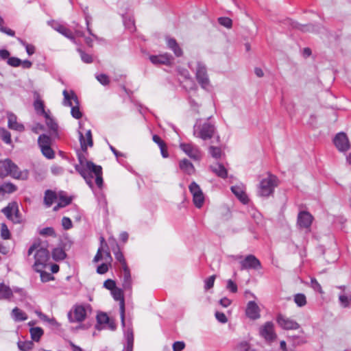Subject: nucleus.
<instances>
[{
  "mask_svg": "<svg viewBox=\"0 0 351 351\" xmlns=\"http://www.w3.org/2000/svg\"><path fill=\"white\" fill-rule=\"evenodd\" d=\"M108 243L112 246V250L114 252L116 260L121 264L122 268L128 266L124 256L121 252L119 245L117 241L113 238H110L108 239Z\"/></svg>",
  "mask_w": 351,
  "mask_h": 351,
  "instance_id": "obj_19",
  "label": "nucleus"
},
{
  "mask_svg": "<svg viewBox=\"0 0 351 351\" xmlns=\"http://www.w3.org/2000/svg\"><path fill=\"white\" fill-rule=\"evenodd\" d=\"M7 63L14 67L19 66L21 64V60L16 57H10L8 58Z\"/></svg>",
  "mask_w": 351,
  "mask_h": 351,
  "instance_id": "obj_57",
  "label": "nucleus"
},
{
  "mask_svg": "<svg viewBox=\"0 0 351 351\" xmlns=\"http://www.w3.org/2000/svg\"><path fill=\"white\" fill-rule=\"evenodd\" d=\"M39 234L42 236H48L56 237V234L55 230L52 227H46L39 230Z\"/></svg>",
  "mask_w": 351,
  "mask_h": 351,
  "instance_id": "obj_47",
  "label": "nucleus"
},
{
  "mask_svg": "<svg viewBox=\"0 0 351 351\" xmlns=\"http://www.w3.org/2000/svg\"><path fill=\"white\" fill-rule=\"evenodd\" d=\"M38 143L40 149L43 146H50L51 143V138L46 134H41L38 138Z\"/></svg>",
  "mask_w": 351,
  "mask_h": 351,
  "instance_id": "obj_39",
  "label": "nucleus"
},
{
  "mask_svg": "<svg viewBox=\"0 0 351 351\" xmlns=\"http://www.w3.org/2000/svg\"><path fill=\"white\" fill-rule=\"evenodd\" d=\"M71 95L67 92L66 90H63L64 101L63 104L66 106H71V113L73 118L79 119L82 118V113L80 110L79 100L73 91H71Z\"/></svg>",
  "mask_w": 351,
  "mask_h": 351,
  "instance_id": "obj_7",
  "label": "nucleus"
},
{
  "mask_svg": "<svg viewBox=\"0 0 351 351\" xmlns=\"http://www.w3.org/2000/svg\"><path fill=\"white\" fill-rule=\"evenodd\" d=\"M259 335L267 341H274L277 337L274 323L272 322H265L259 328Z\"/></svg>",
  "mask_w": 351,
  "mask_h": 351,
  "instance_id": "obj_12",
  "label": "nucleus"
},
{
  "mask_svg": "<svg viewBox=\"0 0 351 351\" xmlns=\"http://www.w3.org/2000/svg\"><path fill=\"white\" fill-rule=\"evenodd\" d=\"M34 101L33 104L34 110L38 114L45 116V114H49L45 110V104L44 101L41 99L39 93L35 92L34 94Z\"/></svg>",
  "mask_w": 351,
  "mask_h": 351,
  "instance_id": "obj_22",
  "label": "nucleus"
},
{
  "mask_svg": "<svg viewBox=\"0 0 351 351\" xmlns=\"http://www.w3.org/2000/svg\"><path fill=\"white\" fill-rule=\"evenodd\" d=\"M149 60L154 64H169L171 62V56L168 53L158 56L152 55L149 57Z\"/></svg>",
  "mask_w": 351,
  "mask_h": 351,
  "instance_id": "obj_23",
  "label": "nucleus"
},
{
  "mask_svg": "<svg viewBox=\"0 0 351 351\" xmlns=\"http://www.w3.org/2000/svg\"><path fill=\"white\" fill-rule=\"evenodd\" d=\"M72 202V197H68L65 195L64 192L61 191L59 193V202L62 203L63 207L69 205Z\"/></svg>",
  "mask_w": 351,
  "mask_h": 351,
  "instance_id": "obj_42",
  "label": "nucleus"
},
{
  "mask_svg": "<svg viewBox=\"0 0 351 351\" xmlns=\"http://www.w3.org/2000/svg\"><path fill=\"white\" fill-rule=\"evenodd\" d=\"M0 138L6 144L12 143L10 132L3 128H0Z\"/></svg>",
  "mask_w": 351,
  "mask_h": 351,
  "instance_id": "obj_35",
  "label": "nucleus"
},
{
  "mask_svg": "<svg viewBox=\"0 0 351 351\" xmlns=\"http://www.w3.org/2000/svg\"><path fill=\"white\" fill-rule=\"evenodd\" d=\"M218 22L221 25L227 28H230L232 25V21L228 17H219Z\"/></svg>",
  "mask_w": 351,
  "mask_h": 351,
  "instance_id": "obj_53",
  "label": "nucleus"
},
{
  "mask_svg": "<svg viewBox=\"0 0 351 351\" xmlns=\"http://www.w3.org/2000/svg\"><path fill=\"white\" fill-rule=\"evenodd\" d=\"M278 184V178L271 173L266 178H263L259 184L258 193L261 197H269Z\"/></svg>",
  "mask_w": 351,
  "mask_h": 351,
  "instance_id": "obj_6",
  "label": "nucleus"
},
{
  "mask_svg": "<svg viewBox=\"0 0 351 351\" xmlns=\"http://www.w3.org/2000/svg\"><path fill=\"white\" fill-rule=\"evenodd\" d=\"M231 191L233 194L244 204L249 202V198L243 190V187L241 186H232Z\"/></svg>",
  "mask_w": 351,
  "mask_h": 351,
  "instance_id": "obj_24",
  "label": "nucleus"
},
{
  "mask_svg": "<svg viewBox=\"0 0 351 351\" xmlns=\"http://www.w3.org/2000/svg\"><path fill=\"white\" fill-rule=\"evenodd\" d=\"M77 52L80 53L81 59L84 63L90 64L93 62V59L91 55L85 53L80 48L77 49Z\"/></svg>",
  "mask_w": 351,
  "mask_h": 351,
  "instance_id": "obj_48",
  "label": "nucleus"
},
{
  "mask_svg": "<svg viewBox=\"0 0 351 351\" xmlns=\"http://www.w3.org/2000/svg\"><path fill=\"white\" fill-rule=\"evenodd\" d=\"M109 322H110V318L106 313L101 312V313H98L97 315V325L96 326V328L98 330H100V328L98 326V325L109 323Z\"/></svg>",
  "mask_w": 351,
  "mask_h": 351,
  "instance_id": "obj_40",
  "label": "nucleus"
},
{
  "mask_svg": "<svg viewBox=\"0 0 351 351\" xmlns=\"http://www.w3.org/2000/svg\"><path fill=\"white\" fill-rule=\"evenodd\" d=\"M189 189L193 197L196 195H201L203 193L199 186L194 181L190 184Z\"/></svg>",
  "mask_w": 351,
  "mask_h": 351,
  "instance_id": "obj_45",
  "label": "nucleus"
},
{
  "mask_svg": "<svg viewBox=\"0 0 351 351\" xmlns=\"http://www.w3.org/2000/svg\"><path fill=\"white\" fill-rule=\"evenodd\" d=\"M29 332L32 340L36 342L40 341V339L41 338L44 332L43 330L40 327L32 328Z\"/></svg>",
  "mask_w": 351,
  "mask_h": 351,
  "instance_id": "obj_33",
  "label": "nucleus"
},
{
  "mask_svg": "<svg viewBox=\"0 0 351 351\" xmlns=\"http://www.w3.org/2000/svg\"><path fill=\"white\" fill-rule=\"evenodd\" d=\"M12 315L14 319L16 322L25 321L27 319L26 313L18 307H15L12 310Z\"/></svg>",
  "mask_w": 351,
  "mask_h": 351,
  "instance_id": "obj_32",
  "label": "nucleus"
},
{
  "mask_svg": "<svg viewBox=\"0 0 351 351\" xmlns=\"http://www.w3.org/2000/svg\"><path fill=\"white\" fill-rule=\"evenodd\" d=\"M8 176L14 179L27 180L29 178V171L20 170L19 167L9 158L0 160V177L5 178Z\"/></svg>",
  "mask_w": 351,
  "mask_h": 351,
  "instance_id": "obj_3",
  "label": "nucleus"
},
{
  "mask_svg": "<svg viewBox=\"0 0 351 351\" xmlns=\"http://www.w3.org/2000/svg\"><path fill=\"white\" fill-rule=\"evenodd\" d=\"M8 126L10 129L18 132H23L25 130V127L22 123L17 122V117L13 113L8 114Z\"/></svg>",
  "mask_w": 351,
  "mask_h": 351,
  "instance_id": "obj_21",
  "label": "nucleus"
},
{
  "mask_svg": "<svg viewBox=\"0 0 351 351\" xmlns=\"http://www.w3.org/2000/svg\"><path fill=\"white\" fill-rule=\"evenodd\" d=\"M62 225L65 230H69L72 228L73 223L70 218L64 217L62 219Z\"/></svg>",
  "mask_w": 351,
  "mask_h": 351,
  "instance_id": "obj_60",
  "label": "nucleus"
},
{
  "mask_svg": "<svg viewBox=\"0 0 351 351\" xmlns=\"http://www.w3.org/2000/svg\"><path fill=\"white\" fill-rule=\"evenodd\" d=\"M172 348L173 351H182L185 348V343L181 341H175L173 343Z\"/></svg>",
  "mask_w": 351,
  "mask_h": 351,
  "instance_id": "obj_59",
  "label": "nucleus"
},
{
  "mask_svg": "<svg viewBox=\"0 0 351 351\" xmlns=\"http://www.w3.org/2000/svg\"><path fill=\"white\" fill-rule=\"evenodd\" d=\"M180 148L194 160H199L202 158V154L199 148L193 143H182L180 144Z\"/></svg>",
  "mask_w": 351,
  "mask_h": 351,
  "instance_id": "obj_11",
  "label": "nucleus"
},
{
  "mask_svg": "<svg viewBox=\"0 0 351 351\" xmlns=\"http://www.w3.org/2000/svg\"><path fill=\"white\" fill-rule=\"evenodd\" d=\"M179 167L183 172L188 175H192L195 171L194 165L186 158H184L180 161Z\"/></svg>",
  "mask_w": 351,
  "mask_h": 351,
  "instance_id": "obj_26",
  "label": "nucleus"
},
{
  "mask_svg": "<svg viewBox=\"0 0 351 351\" xmlns=\"http://www.w3.org/2000/svg\"><path fill=\"white\" fill-rule=\"evenodd\" d=\"M1 212L14 223L23 222V217L19 210V206L16 202H10L6 207L2 209Z\"/></svg>",
  "mask_w": 351,
  "mask_h": 351,
  "instance_id": "obj_9",
  "label": "nucleus"
},
{
  "mask_svg": "<svg viewBox=\"0 0 351 351\" xmlns=\"http://www.w3.org/2000/svg\"><path fill=\"white\" fill-rule=\"evenodd\" d=\"M211 171L217 176L221 178H226L228 176V171L225 167L221 163H217L210 167Z\"/></svg>",
  "mask_w": 351,
  "mask_h": 351,
  "instance_id": "obj_28",
  "label": "nucleus"
},
{
  "mask_svg": "<svg viewBox=\"0 0 351 351\" xmlns=\"http://www.w3.org/2000/svg\"><path fill=\"white\" fill-rule=\"evenodd\" d=\"M111 294L116 301H119L120 316L121 320V325L125 327V300L123 291L121 289L116 287L111 291Z\"/></svg>",
  "mask_w": 351,
  "mask_h": 351,
  "instance_id": "obj_14",
  "label": "nucleus"
},
{
  "mask_svg": "<svg viewBox=\"0 0 351 351\" xmlns=\"http://www.w3.org/2000/svg\"><path fill=\"white\" fill-rule=\"evenodd\" d=\"M51 171L53 175H54V176H59V175H62L64 173V170L60 166L53 165L51 167Z\"/></svg>",
  "mask_w": 351,
  "mask_h": 351,
  "instance_id": "obj_61",
  "label": "nucleus"
},
{
  "mask_svg": "<svg viewBox=\"0 0 351 351\" xmlns=\"http://www.w3.org/2000/svg\"><path fill=\"white\" fill-rule=\"evenodd\" d=\"M215 278V275H213L204 280V289L206 290H208L213 287Z\"/></svg>",
  "mask_w": 351,
  "mask_h": 351,
  "instance_id": "obj_55",
  "label": "nucleus"
},
{
  "mask_svg": "<svg viewBox=\"0 0 351 351\" xmlns=\"http://www.w3.org/2000/svg\"><path fill=\"white\" fill-rule=\"evenodd\" d=\"M58 198L57 194L56 192L51 191V190H47L45 192V196H44V204L47 207H50L53 203Z\"/></svg>",
  "mask_w": 351,
  "mask_h": 351,
  "instance_id": "obj_29",
  "label": "nucleus"
},
{
  "mask_svg": "<svg viewBox=\"0 0 351 351\" xmlns=\"http://www.w3.org/2000/svg\"><path fill=\"white\" fill-rule=\"evenodd\" d=\"M124 336L126 339V345L134 346V334L132 328L129 327L124 331Z\"/></svg>",
  "mask_w": 351,
  "mask_h": 351,
  "instance_id": "obj_36",
  "label": "nucleus"
},
{
  "mask_svg": "<svg viewBox=\"0 0 351 351\" xmlns=\"http://www.w3.org/2000/svg\"><path fill=\"white\" fill-rule=\"evenodd\" d=\"M52 258L56 261H63L66 256V252L62 247H56L51 252Z\"/></svg>",
  "mask_w": 351,
  "mask_h": 351,
  "instance_id": "obj_31",
  "label": "nucleus"
},
{
  "mask_svg": "<svg viewBox=\"0 0 351 351\" xmlns=\"http://www.w3.org/2000/svg\"><path fill=\"white\" fill-rule=\"evenodd\" d=\"M97 80L102 84V85H108L110 83V80L108 75L106 74H99L96 76Z\"/></svg>",
  "mask_w": 351,
  "mask_h": 351,
  "instance_id": "obj_58",
  "label": "nucleus"
},
{
  "mask_svg": "<svg viewBox=\"0 0 351 351\" xmlns=\"http://www.w3.org/2000/svg\"><path fill=\"white\" fill-rule=\"evenodd\" d=\"M34 251L35 262L33 267L35 271H40L43 269L49 259V252L47 249V245H43L39 240L35 241L29 248L27 256H29Z\"/></svg>",
  "mask_w": 351,
  "mask_h": 351,
  "instance_id": "obj_2",
  "label": "nucleus"
},
{
  "mask_svg": "<svg viewBox=\"0 0 351 351\" xmlns=\"http://www.w3.org/2000/svg\"><path fill=\"white\" fill-rule=\"evenodd\" d=\"M78 134L82 152L77 153L79 164L75 165V169L90 188L93 187V179L95 176V184L99 189H101L104 184L102 167L92 161L87 160L86 156L88 147H91L93 145L91 130H86L85 135L81 131H78Z\"/></svg>",
  "mask_w": 351,
  "mask_h": 351,
  "instance_id": "obj_1",
  "label": "nucleus"
},
{
  "mask_svg": "<svg viewBox=\"0 0 351 351\" xmlns=\"http://www.w3.org/2000/svg\"><path fill=\"white\" fill-rule=\"evenodd\" d=\"M313 217L308 211H300L298 215L297 223L300 228L310 230Z\"/></svg>",
  "mask_w": 351,
  "mask_h": 351,
  "instance_id": "obj_16",
  "label": "nucleus"
},
{
  "mask_svg": "<svg viewBox=\"0 0 351 351\" xmlns=\"http://www.w3.org/2000/svg\"><path fill=\"white\" fill-rule=\"evenodd\" d=\"M226 288L232 293H237L238 290L236 283L230 279L227 281Z\"/></svg>",
  "mask_w": 351,
  "mask_h": 351,
  "instance_id": "obj_63",
  "label": "nucleus"
},
{
  "mask_svg": "<svg viewBox=\"0 0 351 351\" xmlns=\"http://www.w3.org/2000/svg\"><path fill=\"white\" fill-rule=\"evenodd\" d=\"M260 312L261 309L254 301L248 302L245 309V315L249 319L252 320L259 319L261 317Z\"/></svg>",
  "mask_w": 351,
  "mask_h": 351,
  "instance_id": "obj_18",
  "label": "nucleus"
},
{
  "mask_svg": "<svg viewBox=\"0 0 351 351\" xmlns=\"http://www.w3.org/2000/svg\"><path fill=\"white\" fill-rule=\"evenodd\" d=\"M195 78L203 89L208 90L210 87L206 66L202 62H197Z\"/></svg>",
  "mask_w": 351,
  "mask_h": 351,
  "instance_id": "obj_8",
  "label": "nucleus"
},
{
  "mask_svg": "<svg viewBox=\"0 0 351 351\" xmlns=\"http://www.w3.org/2000/svg\"><path fill=\"white\" fill-rule=\"evenodd\" d=\"M1 237L3 239H9L10 238V232L5 223H1Z\"/></svg>",
  "mask_w": 351,
  "mask_h": 351,
  "instance_id": "obj_51",
  "label": "nucleus"
},
{
  "mask_svg": "<svg viewBox=\"0 0 351 351\" xmlns=\"http://www.w3.org/2000/svg\"><path fill=\"white\" fill-rule=\"evenodd\" d=\"M13 295V291L8 285L0 283V300H8Z\"/></svg>",
  "mask_w": 351,
  "mask_h": 351,
  "instance_id": "obj_30",
  "label": "nucleus"
},
{
  "mask_svg": "<svg viewBox=\"0 0 351 351\" xmlns=\"http://www.w3.org/2000/svg\"><path fill=\"white\" fill-rule=\"evenodd\" d=\"M311 287L315 291L323 293L322 288L320 284L317 282V280L315 278H311Z\"/></svg>",
  "mask_w": 351,
  "mask_h": 351,
  "instance_id": "obj_52",
  "label": "nucleus"
},
{
  "mask_svg": "<svg viewBox=\"0 0 351 351\" xmlns=\"http://www.w3.org/2000/svg\"><path fill=\"white\" fill-rule=\"evenodd\" d=\"M18 348L21 351H29L33 348L34 343L32 341H19L17 343Z\"/></svg>",
  "mask_w": 351,
  "mask_h": 351,
  "instance_id": "obj_38",
  "label": "nucleus"
},
{
  "mask_svg": "<svg viewBox=\"0 0 351 351\" xmlns=\"http://www.w3.org/2000/svg\"><path fill=\"white\" fill-rule=\"evenodd\" d=\"M189 189L193 197L196 195H201L203 193L199 186L194 181L190 184Z\"/></svg>",
  "mask_w": 351,
  "mask_h": 351,
  "instance_id": "obj_44",
  "label": "nucleus"
},
{
  "mask_svg": "<svg viewBox=\"0 0 351 351\" xmlns=\"http://www.w3.org/2000/svg\"><path fill=\"white\" fill-rule=\"evenodd\" d=\"M239 263L241 270L258 269L261 267L260 261L252 254L246 256Z\"/></svg>",
  "mask_w": 351,
  "mask_h": 351,
  "instance_id": "obj_13",
  "label": "nucleus"
},
{
  "mask_svg": "<svg viewBox=\"0 0 351 351\" xmlns=\"http://www.w3.org/2000/svg\"><path fill=\"white\" fill-rule=\"evenodd\" d=\"M2 194L12 193L17 191V186L12 182H5L1 185Z\"/></svg>",
  "mask_w": 351,
  "mask_h": 351,
  "instance_id": "obj_34",
  "label": "nucleus"
},
{
  "mask_svg": "<svg viewBox=\"0 0 351 351\" xmlns=\"http://www.w3.org/2000/svg\"><path fill=\"white\" fill-rule=\"evenodd\" d=\"M211 117L206 120L197 119L193 126V135L204 141L210 139L214 136L216 128L210 121Z\"/></svg>",
  "mask_w": 351,
  "mask_h": 351,
  "instance_id": "obj_4",
  "label": "nucleus"
},
{
  "mask_svg": "<svg viewBox=\"0 0 351 351\" xmlns=\"http://www.w3.org/2000/svg\"><path fill=\"white\" fill-rule=\"evenodd\" d=\"M50 26L56 31L71 40L72 42L75 43V36L71 29L67 28L64 25L60 24L58 21H51L49 22Z\"/></svg>",
  "mask_w": 351,
  "mask_h": 351,
  "instance_id": "obj_17",
  "label": "nucleus"
},
{
  "mask_svg": "<svg viewBox=\"0 0 351 351\" xmlns=\"http://www.w3.org/2000/svg\"><path fill=\"white\" fill-rule=\"evenodd\" d=\"M43 154L48 159H52L55 157V153L54 151L52 149V148L50 146H43V147L40 149Z\"/></svg>",
  "mask_w": 351,
  "mask_h": 351,
  "instance_id": "obj_43",
  "label": "nucleus"
},
{
  "mask_svg": "<svg viewBox=\"0 0 351 351\" xmlns=\"http://www.w3.org/2000/svg\"><path fill=\"white\" fill-rule=\"evenodd\" d=\"M39 272L40 273L41 281L43 282H47L54 279V277L50 273L42 271V269H40Z\"/></svg>",
  "mask_w": 351,
  "mask_h": 351,
  "instance_id": "obj_56",
  "label": "nucleus"
},
{
  "mask_svg": "<svg viewBox=\"0 0 351 351\" xmlns=\"http://www.w3.org/2000/svg\"><path fill=\"white\" fill-rule=\"evenodd\" d=\"M208 152L210 156L215 159L219 158L221 155V149L219 147L210 146L208 148Z\"/></svg>",
  "mask_w": 351,
  "mask_h": 351,
  "instance_id": "obj_46",
  "label": "nucleus"
},
{
  "mask_svg": "<svg viewBox=\"0 0 351 351\" xmlns=\"http://www.w3.org/2000/svg\"><path fill=\"white\" fill-rule=\"evenodd\" d=\"M276 322L283 330H297L300 328V325L294 319L279 313L276 316Z\"/></svg>",
  "mask_w": 351,
  "mask_h": 351,
  "instance_id": "obj_10",
  "label": "nucleus"
},
{
  "mask_svg": "<svg viewBox=\"0 0 351 351\" xmlns=\"http://www.w3.org/2000/svg\"><path fill=\"white\" fill-rule=\"evenodd\" d=\"M216 319L221 323L225 324L228 322V319L223 313L217 311L215 313Z\"/></svg>",
  "mask_w": 351,
  "mask_h": 351,
  "instance_id": "obj_64",
  "label": "nucleus"
},
{
  "mask_svg": "<svg viewBox=\"0 0 351 351\" xmlns=\"http://www.w3.org/2000/svg\"><path fill=\"white\" fill-rule=\"evenodd\" d=\"M295 303L299 307L304 306L306 304V298L304 293H297L293 296Z\"/></svg>",
  "mask_w": 351,
  "mask_h": 351,
  "instance_id": "obj_37",
  "label": "nucleus"
},
{
  "mask_svg": "<svg viewBox=\"0 0 351 351\" xmlns=\"http://www.w3.org/2000/svg\"><path fill=\"white\" fill-rule=\"evenodd\" d=\"M17 40L21 45L25 47L26 52L29 56H31L35 53V47L34 45L27 43L21 38H18Z\"/></svg>",
  "mask_w": 351,
  "mask_h": 351,
  "instance_id": "obj_41",
  "label": "nucleus"
},
{
  "mask_svg": "<svg viewBox=\"0 0 351 351\" xmlns=\"http://www.w3.org/2000/svg\"><path fill=\"white\" fill-rule=\"evenodd\" d=\"M88 311H91L89 304H75L68 313V319L71 323L82 322L86 318Z\"/></svg>",
  "mask_w": 351,
  "mask_h": 351,
  "instance_id": "obj_5",
  "label": "nucleus"
},
{
  "mask_svg": "<svg viewBox=\"0 0 351 351\" xmlns=\"http://www.w3.org/2000/svg\"><path fill=\"white\" fill-rule=\"evenodd\" d=\"M333 143L337 149L340 152H346L350 148V142L346 133L339 132L336 134Z\"/></svg>",
  "mask_w": 351,
  "mask_h": 351,
  "instance_id": "obj_15",
  "label": "nucleus"
},
{
  "mask_svg": "<svg viewBox=\"0 0 351 351\" xmlns=\"http://www.w3.org/2000/svg\"><path fill=\"white\" fill-rule=\"evenodd\" d=\"M104 287L110 291H112L117 287L115 281L111 279L106 280L104 283Z\"/></svg>",
  "mask_w": 351,
  "mask_h": 351,
  "instance_id": "obj_62",
  "label": "nucleus"
},
{
  "mask_svg": "<svg viewBox=\"0 0 351 351\" xmlns=\"http://www.w3.org/2000/svg\"><path fill=\"white\" fill-rule=\"evenodd\" d=\"M44 117L46 119L45 123L49 130L50 135L51 137L53 138H59L58 125L56 121L52 117H51L49 114H45Z\"/></svg>",
  "mask_w": 351,
  "mask_h": 351,
  "instance_id": "obj_20",
  "label": "nucleus"
},
{
  "mask_svg": "<svg viewBox=\"0 0 351 351\" xmlns=\"http://www.w3.org/2000/svg\"><path fill=\"white\" fill-rule=\"evenodd\" d=\"M123 287L125 290H130L132 289V278L130 269L128 266L123 268Z\"/></svg>",
  "mask_w": 351,
  "mask_h": 351,
  "instance_id": "obj_27",
  "label": "nucleus"
},
{
  "mask_svg": "<svg viewBox=\"0 0 351 351\" xmlns=\"http://www.w3.org/2000/svg\"><path fill=\"white\" fill-rule=\"evenodd\" d=\"M166 40L168 48L173 51L176 56L180 57L182 56L183 51L175 38L167 37Z\"/></svg>",
  "mask_w": 351,
  "mask_h": 351,
  "instance_id": "obj_25",
  "label": "nucleus"
},
{
  "mask_svg": "<svg viewBox=\"0 0 351 351\" xmlns=\"http://www.w3.org/2000/svg\"><path fill=\"white\" fill-rule=\"evenodd\" d=\"M193 201L194 205L197 208H200L204 202V196L203 193H202L201 195H196L195 196L193 197Z\"/></svg>",
  "mask_w": 351,
  "mask_h": 351,
  "instance_id": "obj_49",
  "label": "nucleus"
},
{
  "mask_svg": "<svg viewBox=\"0 0 351 351\" xmlns=\"http://www.w3.org/2000/svg\"><path fill=\"white\" fill-rule=\"evenodd\" d=\"M85 18V21H86V29H87V32H88V34L92 36L96 40H99V38L93 33V31L91 29V28L90 27V21H91V17L89 14H86V16H84Z\"/></svg>",
  "mask_w": 351,
  "mask_h": 351,
  "instance_id": "obj_54",
  "label": "nucleus"
},
{
  "mask_svg": "<svg viewBox=\"0 0 351 351\" xmlns=\"http://www.w3.org/2000/svg\"><path fill=\"white\" fill-rule=\"evenodd\" d=\"M339 300L340 302L341 305L343 308H347L350 306V304L351 303V295H350L349 296L345 295H340L339 296Z\"/></svg>",
  "mask_w": 351,
  "mask_h": 351,
  "instance_id": "obj_50",
  "label": "nucleus"
}]
</instances>
